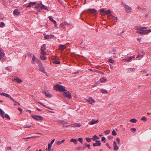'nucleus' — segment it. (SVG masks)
Wrapping results in <instances>:
<instances>
[{
  "label": "nucleus",
  "mask_w": 151,
  "mask_h": 151,
  "mask_svg": "<svg viewBox=\"0 0 151 151\" xmlns=\"http://www.w3.org/2000/svg\"><path fill=\"white\" fill-rule=\"evenodd\" d=\"M54 89L56 91H58L61 92L66 91V90L65 89V87L63 86L57 84L54 86Z\"/></svg>",
  "instance_id": "nucleus-1"
},
{
  "label": "nucleus",
  "mask_w": 151,
  "mask_h": 151,
  "mask_svg": "<svg viewBox=\"0 0 151 151\" xmlns=\"http://www.w3.org/2000/svg\"><path fill=\"white\" fill-rule=\"evenodd\" d=\"M122 4L125 9V11L127 13H129L131 12L132 9L128 5L126 4L125 3H123V2L122 3Z\"/></svg>",
  "instance_id": "nucleus-2"
},
{
  "label": "nucleus",
  "mask_w": 151,
  "mask_h": 151,
  "mask_svg": "<svg viewBox=\"0 0 151 151\" xmlns=\"http://www.w3.org/2000/svg\"><path fill=\"white\" fill-rule=\"evenodd\" d=\"M151 32V29H143L141 31H139L137 32L138 33L145 35L148 33Z\"/></svg>",
  "instance_id": "nucleus-3"
},
{
  "label": "nucleus",
  "mask_w": 151,
  "mask_h": 151,
  "mask_svg": "<svg viewBox=\"0 0 151 151\" xmlns=\"http://www.w3.org/2000/svg\"><path fill=\"white\" fill-rule=\"evenodd\" d=\"M135 58V57L134 56H132L129 57H127L124 58L122 59V61L123 62H128L131 61V60L133 59L134 58Z\"/></svg>",
  "instance_id": "nucleus-4"
},
{
  "label": "nucleus",
  "mask_w": 151,
  "mask_h": 151,
  "mask_svg": "<svg viewBox=\"0 0 151 151\" xmlns=\"http://www.w3.org/2000/svg\"><path fill=\"white\" fill-rule=\"evenodd\" d=\"M39 70L42 72L45 73V68L43 66L42 63L40 62L39 64Z\"/></svg>",
  "instance_id": "nucleus-5"
},
{
  "label": "nucleus",
  "mask_w": 151,
  "mask_h": 151,
  "mask_svg": "<svg viewBox=\"0 0 151 151\" xmlns=\"http://www.w3.org/2000/svg\"><path fill=\"white\" fill-rule=\"evenodd\" d=\"M70 23H68L66 21L60 24V26L65 31L66 30V28L65 27V25H70Z\"/></svg>",
  "instance_id": "nucleus-6"
},
{
  "label": "nucleus",
  "mask_w": 151,
  "mask_h": 151,
  "mask_svg": "<svg viewBox=\"0 0 151 151\" xmlns=\"http://www.w3.org/2000/svg\"><path fill=\"white\" fill-rule=\"evenodd\" d=\"M38 62L40 63L39 61L38 60L37 58H36L35 56L34 55L32 58V61L31 63L32 64H35L36 63Z\"/></svg>",
  "instance_id": "nucleus-7"
},
{
  "label": "nucleus",
  "mask_w": 151,
  "mask_h": 151,
  "mask_svg": "<svg viewBox=\"0 0 151 151\" xmlns=\"http://www.w3.org/2000/svg\"><path fill=\"white\" fill-rule=\"evenodd\" d=\"M32 116L34 119L37 120H42L43 119L42 116H40L35 115Z\"/></svg>",
  "instance_id": "nucleus-8"
},
{
  "label": "nucleus",
  "mask_w": 151,
  "mask_h": 151,
  "mask_svg": "<svg viewBox=\"0 0 151 151\" xmlns=\"http://www.w3.org/2000/svg\"><path fill=\"white\" fill-rule=\"evenodd\" d=\"M63 94L65 96L69 99L71 98L72 96L71 94L69 91L64 92Z\"/></svg>",
  "instance_id": "nucleus-9"
},
{
  "label": "nucleus",
  "mask_w": 151,
  "mask_h": 151,
  "mask_svg": "<svg viewBox=\"0 0 151 151\" xmlns=\"http://www.w3.org/2000/svg\"><path fill=\"white\" fill-rule=\"evenodd\" d=\"M12 81H15L18 83H20L22 82V80L20 79L18 77H15L13 79Z\"/></svg>",
  "instance_id": "nucleus-10"
},
{
  "label": "nucleus",
  "mask_w": 151,
  "mask_h": 151,
  "mask_svg": "<svg viewBox=\"0 0 151 151\" xmlns=\"http://www.w3.org/2000/svg\"><path fill=\"white\" fill-rule=\"evenodd\" d=\"M86 101L88 102H89L90 104H93V103H94L96 101H95L92 98H90L87 99Z\"/></svg>",
  "instance_id": "nucleus-11"
},
{
  "label": "nucleus",
  "mask_w": 151,
  "mask_h": 151,
  "mask_svg": "<svg viewBox=\"0 0 151 151\" xmlns=\"http://www.w3.org/2000/svg\"><path fill=\"white\" fill-rule=\"evenodd\" d=\"M44 93L45 94V96L48 98H50L52 97V95L49 93L47 91H45Z\"/></svg>",
  "instance_id": "nucleus-12"
},
{
  "label": "nucleus",
  "mask_w": 151,
  "mask_h": 151,
  "mask_svg": "<svg viewBox=\"0 0 151 151\" xmlns=\"http://www.w3.org/2000/svg\"><path fill=\"white\" fill-rule=\"evenodd\" d=\"M101 145V142L99 140H96V143H94L93 144V147L97 146H100Z\"/></svg>",
  "instance_id": "nucleus-13"
},
{
  "label": "nucleus",
  "mask_w": 151,
  "mask_h": 151,
  "mask_svg": "<svg viewBox=\"0 0 151 151\" xmlns=\"http://www.w3.org/2000/svg\"><path fill=\"white\" fill-rule=\"evenodd\" d=\"M88 10L94 15H96L97 14L96 10L94 9H88Z\"/></svg>",
  "instance_id": "nucleus-14"
},
{
  "label": "nucleus",
  "mask_w": 151,
  "mask_h": 151,
  "mask_svg": "<svg viewBox=\"0 0 151 151\" xmlns=\"http://www.w3.org/2000/svg\"><path fill=\"white\" fill-rule=\"evenodd\" d=\"M113 145L114 147V150H117L118 149L119 147L117 146L116 142V141L114 142Z\"/></svg>",
  "instance_id": "nucleus-15"
},
{
  "label": "nucleus",
  "mask_w": 151,
  "mask_h": 151,
  "mask_svg": "<svg viewBox=\"0 0 151 151\" xmlns=\"http://www.w3.org/2000/svg\"><path fill=\"white\" fill-rule=\"evenodd\" d=\"M58 123L60 124H67V122H65L63 120L58 119L57 120Z\"/></svg>",
  "instance_id": "nucleus-16"
},
{
  "label": "nucleus",
  "mask_w": 151,
  "mask_h": 151,
  "mask_svg": "<svg viewBox=\"0 0 151 151\" xmlns=\"http://www.w3.org/2000/svg\"><path fill=\"white\" fill-rule=\"evenodd\" d=\"M52 59L53 60V63L54 64H59L60 63V62L57 61L55 58H53Z\"/></svg>",
  "instance_id": "nucleus-17"
},
{
  "label": "nucleus",
  "mask_w": 151,
  "mask_h": 151,
  "mask_svg": "<svg viewBox=\"0 0 151 151\" xmlns=\"http://www.w3.org/2000/svg\"><path fill=\"white\" fill-rule=\"evenodd\" d=\"M5 55V54L4 53L3 50L1 48H0V55L1 57H3Z\"/></svg>",
  "instance_id": "nucleus-18"
},
{
  "label": "nucleus",
  "mask_w": 151,
  "mask_h": 151,
  "mask_svg": "<svg viewBox=\"0 0 151 151\" xmlns=\"http://www.w3.org/2000/svg\"><path fill=\"white\" fill-rule=\"evenodd\" d=\"M54 37V36L53 35H45L44 37L45 38V39H48L49 38H51L53 37Z\"/></svg>",
  "instance_id": "nucleus-19"
},
{
  "label": "nucleus",
  "mask_w": 151,
  "mask_h": 151,
  "mask_svg": "<svg viewBox=\"0 0 151 151\" xmlns=\"http://www.w3.org/2000/svg\"><path fill=\"white\" fill-rule=\"evenodd\" d=\"M111 12L110 9L108 10H105L104 14L108 15L109 14H110L111 13Z\"/></svg>",
  "instance_id": "nucleus-20"
},
{
  "label": "nucleus",
  "mask_w": 151,
  "mask_h": 151,
  "mask_svg": "<svg viewBox=\"0 0 151 151\" xmlns=\"http://www.w3.org/2000/svg\"><path fill=\"white\" fill-rule=\"evenodd\" d=\"M66 48V47L63 45H60L59 46V49L61 50H63L64 49Z\"/></svg>",
  "instance_id": "nucleus-21"
},
{
  "label": "nucleus",
  "mask_w": 151,
  "mask_h": 151,
  "mask_svg": "<svg viewBox=\"0 0 151 151\" xmlns=\"http://www.w3.org/2000/svg\"><path fill=\"white\" fill-rule=\"evenodd\" d=\"M0 113L1 114V117L4 119V115L5 114L4 112L0 108Z\"/></svg>",
  "instance_id": "nucleus-22"
},
{
  "label": "nucleus",
  "mask_w": 151,
  "mask_h": 151,
  "mask_svg": "<svg viewBox=\"0 0 151 151\" xmlns=\"http://www.w3.org/2000/svg\"><path fill=\"white\" fill-rule=\"evenodd\" d=\"M92 139L93 141H95L97 139H99V138L96 135H95L93 136V137L91 138Z\"/></svg>",
  "instance_id": "nucleus-23"
},
{
  "label": "nucleus",
  "mask_w": 151,
  "mask_h": 151,
  "mask_svg": "<svg viewBox=\"0 0 151 151\" xmlns=\"http://www.w3.org/2000/svg\"><path fill=\"white\" fill-rule=\"evenodd\" d=\"M20 13L18 11V9H16L14 10L13 12V14L14 15H18Z\"/></svg>",
  "instance_id": "nucleus-24"
},
{
  "label": "nucleus",
  "mask_w": 151,
  "mask_h": 151,
  "mask_svg": "<svg viewBox=\"0 0 151 151\" xmlns=\"http://www.w3.org/2000/svg\"><path fill=\"white\" fill-rule=\"evenodd\" d=\"M0 94L1 95L4 96L5 97H8V98H9V96H10L9 94H8L7 93H0Z\"/></svg>",
  "instance_id": "nucleus-25"
},
{
  "label": "nucleus",
  "mask_w": 151,
  "mask_h": 151,
  "mask_svg": "<svg viewBox=\"0 0 151 151\" xmlns=\"http://www.w3.org/2000/svg\"><path fill=\"white\" fill-rule=\"evenodd\" d=\"M70 142H73L75 144H76L78 142V140L76 139H71L70 140Z\"/></svg>",
  "instance_id": "nucleus-26"
},
{
  "label": "nucleus",
  "mask_w": 151,
  "mask_h": 151,
  "mask_svg": "<svg viewBox=\"0 0 151 151\" xmlns=\"http://www.w3.org/2000/svg\"><path fill=\"white\" fill-rule=\"evenodd\" d=\"M106 79L104 78H101L100 79V81L101 83H104L106 81Z\"/></svg>",
  "instance_id": "nucleus-27"
},
{
  "label": "nucleus",
  "mask_w": 151,
  "mask_h": 151,
  "mask_svg": "<svg viewBox=\"0 0 151 151\" xmlns=\"http://www.w3.org/2000/svg\"><path fill=\"white\" fill-rule=\"evenodd\" d=\"M81 126V125H80L78 123H76L74 124L73 125L72 127H80Z\"/></svg>",
  "instance_id": "nucleus-28"
},
{
  "label": "nucleus",
  "mask_w": 151,
  "mask_h": 151,
  "mask_svg": "<svg viewBox=\"0 0 151 151\" xmlns=\"http://www.w3.org/2000/svg\"><path fill=\"white\" fill-rule=\"evenodd\" d=\"M99 122L98 120H92V121L91 123L90 124V125H93L94 124H96L98 123Z\"/></svg>",
  "instance_id": "nucleus-29"
},
{
  "label": "nucleus",
  "mask_w": 151,
  "mask_h": 151,
  "mask_svg": "<svg viewBox=\"0 0 151 151\" xmlns=\"http://www.w3.org/2000/svg\"><path fill=\"white\" fill-rule=\"evenodd\" d=\"M40 9H44L48 11L47 7L44 5L41 6Z\"/></svg>",
  "instance_id": "nucleus-30"
},
{
  "label": "nucleus",
  "mask_w": 151,
  "mask_h": 151,
  "mask_svg": "<svg viewBox=\"0 0 151 151\" xmlns=\"http://www.w3.org/2000/svg\"><path fill=\"white\" fill-rule=\"evenodd\" d=\"M40 58L41 59L43 60H46L47 59V57L44 55H41L40 56Z\"/></svg>",
  "instance_id": "nucleus-31"
},
{
  "label": "nucleus",
  "mask_w": 151,
  "mask_h": 151,
  "mask_svg": "<svg viewBox=\"0 0 151 151\" xmlns=\"http://www.w3.org/2000/svg\"><path fill=\"white\" fill-rule=\"evenodd\" d=\"M46 49V45L45 44H43L42 46L41 49V50L45 51Z\"/></svg>",
  "instance_id": "nucleus-32"
},
{
  "label": "nucleus",
  "mask_w": 151,
  "mask_h": 151,
  "mask_svg": "<svg viewBox=\"0 0 151 151\" xmlns=\"http://www.w3.org/2000/svg\"><path fill=\"white\" fill-rule=\"evenodd\" d=\"M116 52V50L115 49H113L110 51V53L111 54H115Z\"/></svg>",
  "instance_id": "nucleus-33"
},
{
  "label": "nucleus",
  "mask_w": 151,
  "mask_h": 151,
  "mask_svg": "<svg viewBox=\"0 0 151 151\" xmlns=\"http://www.w3.org/2000/svg\"><path fill=\"white\" fill-rule=\"evenodd\" d=\"M49 19L54 24L56 23V21L53 19L52 18L51 16H49Z\"/></svg>",
  "instance_id": "nucleus-34"
},
{
  "label": "nucleus",
  "mask_w": 151,
  "mask_h": 151,
  "mask_svg": "<svg viewBox=\"0 0 151 151\" xmlns=\"http://www.w3.org/2000/svg\"><path fill=\"white\" fill-rule=\"evenodd\" d=\"M65 139H63L61 141L58 142L57 143V144L58 145H60V144H61V143H63L65 142Z\"/></svg>",
  "instance_id": "nucleus-35"
},
{
  "label": "nucleus",
  "mask_w": 151,
  "mask_h": 151,
  "mask_svg": "<svg viewBox=\"0 0 151 151\" xmlns=\"http://www.w3.org/2000/svg\"><path fill=\"white\" fill-rule=\"evenodd\" d=\"M130 121L132 123H136L137 122V120L135 119H130Z\"/></svg>",
  "instance_id": "nucleus-36"
},
{
  "label": "nucleus",
  "mask_w": 151,
  "mask_h": 151,
  "mask_svg": "<svg viewBox=\"0 0 151 151\" xmlns=\"http://www.w3.org/2000/svg\"><path fill=\"white\" fill-rule=\"evenodd\" d=\"M100 91L103 93H108L107 91L106 90L101 89Z\"/></svg>",
  "instance_id": "nucleus-37"
},
{
  "label": "nucleus",
  "mask_w": 151,
  "mask_h": 151,
  "mask_svg": "<svg viewBox=\"0 0 151 151\" xmlns=\"http://www.w3.org/2000/svg\"><path fill=\"white\" fill-rule=\"evenodd\" d=\"M36 3V2H31L29 3V4L30 5V7L34 6Z\"/></svg>",
  "instance_id": "nucleus-38"
},
{
  "label": "nucleus",
  "mask_w": 151,
  "mask_h": 151,
  "mask_svg": "<svg viewBox=\"0 0 151 151\" xmlns=\"http://www.w3.org/2000/svg\"><path fill=\"white\" fill-rule=\"evenodd\" d=\"M136 29L137 30H143V27L138 26L137 27Z\"/></svg>",
  "instance_id": "nucleus-39"
},
{
  "label": "nucleus",
  "mask_w": 151,
  "mask_h": 151,
  "mask_svg": "<svg viewBox=\"0 0 151 151\" xmlns=\"http://www.w3.org/2000/svg\"><path fill=\"white\" fill-rule=\"evenodd\" d=\"M85 139H86V141H87V142H91V139H92L89 137H86L85 138Z\"/></svg>",
  "instance_id": "nucleus-40"
},
{
  "label": "nucleus",
  "mask_w": 151,
  "mask_h": 151,
  "mask_svg": "<svg viewBox=\"0 0 151 151\" xmlns=\"http://www.w3.org/2000/svg\"><path fill=\"white\" fill-rule=\"evenodd\" d=\"M38 102L39 104H41V105H42L43 106H45V107H46L47 108L49 109H50V108L48 107H47V106H46V105H45L43 104V103H42L41 102L38 101Z\"/></svg>",
  "instance_id": "nucleus-41"
},
{
  "label": "nucleus",
  "mask_w": 151,
  "mask_h": 151,
  "mask_svg": "<svg viewBox=\"0 0 151 151\" xmlns=\"http://www.w3.org/2000/svg\"><path fill=\"white\" fill-rule=\"evenodd\" d=\"M38 102L39 104H41V105H42L43 106H45V107H46L47 108L49 109H50V108L48 107H47V106H46V105H45L43 104V103H42L41 102L38 101Z\"/></svg>",
  "instance_id": "nucleus-42"
},
{
  "label": "nucleus",
  "mask_w": 151,
  "mask_h": 151,
  "mask_svg": "<svg viewBox=\"0 0 151 151\" xmlns=\"http://www.w3.org/2000/svg\"><path fill=\"white\" fill-rule=\"evenodd\" d=\"M40 54L42 55H46L47 54L46 52H45V51L41 50Z\"/></svg>",
  "instance_id": "nucleus-43"
},
{
  "label": "nucleus",
  "mask_w": 151,
  "mask_h": 151,
  "mask_svg": "<svg viewBox=\"0 0 151 151\" xmlns=\"http://www.w3.org/2000/svg\"><path fill=\"white\" fill-rule=\"evenodd\" d=\"M5 26V24L3 22H1L0 23V27H3Z\"/></svg>",
  "instance_id": "nucleus-44"
},
{
  "label": "nucleus",
  "mask_w": 151,
  "mask_h": 151,
  "mask_svg": "<svg viewBox=\"0 0 151 151\" xmlns=\"http://www.w3.org/2000/svg\"><path fill=\"white\" fill-rule=\"evenodd\" d=\"M5 118L8 119L9 120L10 119L9 116L7 114H6L4 116Z\"/></svg>",
  "instance_id": "nucleus-45"
},
{
  "label": "nucleus",
  "mask_w": 151,
  "mask_h": 151,
  "mask_svg": "<svg viewBox=\"0 0 151 151\" xmlns=\"http://www.w3.org/2000/svg\"><path fill=\"white\" fill-rule=\"evenodd\" d=\"M129 69L130 71L132 72H134L136 69L134 68H129Z\"/></svg>",
  "instance_id": "nucleus-46"
},
{
  "label": "nucleus",
  "mask_w": 151,
  "mask_h": 151,
  "mask_svg": "<svg viewBox=\"0 0 151 151\" xmlns=\"http://www.w3.org/2000/svg\"><path fill=\"white\" fill-rule=\"evenodd\" d=\"M109 63H114L115 62L114 60L111 59H110L109 60Z\"/></svg>",
  "instance_id": "nucleus-47"
},
{
  "label": "nucleus",
  "mask_w": 151,
  "mask_h": 151,
  "mask_svg": "<svg viewBox=\"0 0 151 151\" xmlns=\"http://www.w3.org/2000/svg\"><path fill=\"white\" fill-rule=\"evenodd\" d=\"M141 120L144 121H146L147 120V119L145 117L143 116L141 118Z\"/></svg>",
  "instance_id": "nucleus-48"
},
{
  "label": "nucleus",
  "mask_w": 151,
  "mask_h": 151,
  "mask_svg": "<svg viewBox=\"0 0 151 151\" xmlns=\"http://www.w3.org/2000/svg\"><path fill=\"white\" fill-rule=\"evenodd\" d=\"M52 145H51L50 143L48 144V148L49 151H50V149Z\"/></svg>",
  "instance_id": "nucleus-49"
},
{
  "label": "nucleus",
  "mask_w": 151,
  "mask_h": 151,
  "mask_svg": "<svg viewBox=\"0 0 151 151\" xmlns=\"http://www.w3.org/2000/svg\"><path fill=\"white\" fill-rule=\"evenodd\" d=\"M78 140L81 142L82 144L83 143V139L82 138H79L78 139Z\"/></svg>",
  "instance_id": "nucleus-50"
},
{
  "label": "nucleus",
  "mask_w": 151,
  "mask_h": 151,
  "mask_svg": "<svg viewBox=\"0 0 151 151\" xmlns=\"http://www.w3.org/2000/svg\"><path fill=\"white\" fill-rule=\"evenodd\" d=\"M41 6H40V4H36V6H35V8L37 9L39 8L40 9V7Z\"/></svg>",
  "instance_id": "nucleus-51"
},
{
  "label": "nucleus",
  "mask_w": 151,
  "mask_h": 151,
  "mask_svg": "<svg viewBox=\"0 0 151 151\" xmlns=\"http://www.w3.org/2000/svg\"><path fill=\"white\" fill-rule=\"evenodd\" d=\"M112 134L113 135H116V132L114 130H113Z\"/></svg>",
  "instance_id": "nucleus-52"
},
{
  "label": "nucleus",
  "mask_w": 151,
  "mask_h": 151,
  "mask_svg": "<svg viewBox=\"0 0 151 151\" xmlns=\"http://www.w3.org/2000/svg\"><path fill=\"white\" fill-rule=\"evenodd\" d=\"M110 16L111 17H112V18H113V19L116 21L118 19L116 17L114 16Z\"/></svg>",
  "instance_id": "nucleus-53"
},
{
  "label": "nucleus",
  "mask_w": 151,
  "mask_h": 151,
  "mask_svg": "<svg viewBox=\"0 0 151 151\" xmlns=\"http://www.w3.org/2000/svg\"><path fill=\"white\" fill-rule=\"evenodd\" d=\"M9 98L10 100L13 101L14 102H16V101L14 100V99L12 98L10 96H9Z\"/></svg>",
  "instance_id": "nucleus-54"
},
{
  "label": "nucleus",
  "mask_w": 151,
  "mask_h": 151,
  "mask_svg": "<svg viewBox=\"0 0 151 151\" xmlns=\"http://www.w3.org/2000/svg\"><path fill=\"white\" fill-rule=\"evenodd\" d=\"M105 10H104V9H101L100 13L101 14H102L103 12H104V13H105Z\"/></svg>",
  "instance_id": "nucleus-55"
},
{
  "label": "nucleus",
  "mask_w": 151,
  "mask_h": 151,
  "mask_svg": "<svg viewBox=\"0 0 151 151\" xmlns=\"http://www.w3.org/2000/svg\"><path fill=\"white\" fill-rule=\"evenodd\" d=\"M116 140L117 142V143L118 144H120V139L119 138H118V137L117 138Z\"/></svg>",
  "instance_id": "nucleus-56"
},
{
  "label": "nucleus",
  "mask_w": 151,
  "mask_h": 151,
  "mask_svg": "<svg viewBox=\"0 0 151 151\" xmlns=\"http://www.w3.org/2000/svg\"><path fill=\"white\" fill-rule=\"evenodd\" d=\"M86 146H87V144L86 143H85V144H84L83 145V147H82V149L83 150H84V149L86 148Z\"/></svg>",
  "instance_id": "nucleus-57"
},
{
  "label": "nucleus",
  "mask_w": 151,
  "mask_h": 151,
  "mask_svg": "<svg viewBox=\"0 0 151 151\" xmlns=\"http://www.w3.org/2000/svg\"><path fill=\"white\" fill-rule=\"evenodd\" d=\"M109 132H110V131H109V130H106L104 131V133L106 134H109Z\"/></svg>",
  "instance_id": "nucleus-58"
},
{
  "label": "nucleus",
  "mask_w": 151,
  "mask_h": 151,
  "mask_svg": "<svg viewBox=\"0 0 151 151\" xmlns=\"http://www.w3.org/2000/svg\"><path fill=\"white\" fill-rule=\"evenodd\" d=\"M81 149H82V147H78L76 148V149L78 150H81Z\"/></svg>",
  "instance_id": "nucleus-59"
},
{
  "label": "nucleus",
  "mask_w": 151,
  "mask_h": 151,
  "mask_svg": "<svg viewBox=\"0 0 151 151\" xmlns=\"http://www.w3.org/2000/svg\"><path fill=\"white\" fill-rule=\"evenodd\" d=\"M143 56V55H138L137 57V58H138L139 57H141L142 58Z\"/></svg>",
  "instance_id": "nucleus-60"
},
{
  "label": "nucleus",
  "mask_w": 151,
  "mask_h": 151,
  "mask_svg": "<svg viewBox=\"0 0 151 151\" xmlns=\"http://www.w3.org/2000/svg\"><path fill=\"white\" fill-rule=\"evenodd\" d=\"M106 139V138L105 137H103L102 138V139H101V141L102 142H103V141H105Z\"/></svg>",
  "instance_id": "nucleus-61"
},
{
  "label": "nucleus",
  "mask_w": 151,
  "mask_h": 151,
  "mask_svg": "<svg viewBox=\"0 0 151 151\" xmlns=\"http://www.w3.org/2000/svg\"><path fill=\"white\" fill-rule=\"evenodd\" d=\"M131 130L132 131H133V132H135L136 131V129L135 128H132L131 129Z\"/></svg>",
  "instance_id": "nucleus-62"
},
{
  "label": "nucleus",
  "mask_w": 151,
  "mask_h": 151,
  "mask_svg": "<svg viewBox=\"0 0 151 151\" xmlns=\"http://www.w3.org/2000/svg\"><path fill=\"white\" fill-rule=\"evenodd\" d=\"M18 110H19L20 111V112H21V113H22V109H21L20 108V107H18Z\"/></svg>",
  "instance_id": "nucleus-63"
},
{
  "label": "nucleus",
  "mask_w": 151,
  "mask_h": 151,
  "mask_svg": "<svg viewBox=\"0 0 151 151\" xmlns=\"http://www.w3.org/2000/svg\"><path fill=\"white\" fill-rule=\"evenodd\" d=\"M5 69H6L7 70L9 71H11L10 68H8V67H6L5 68Z\"/></svg>",
  "instance_id": "nucleus-64"
}]
</instances>
